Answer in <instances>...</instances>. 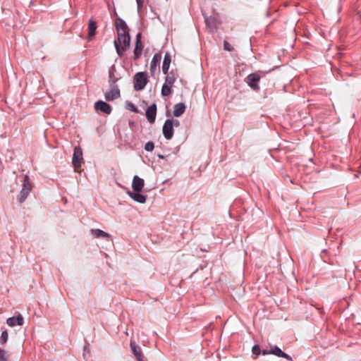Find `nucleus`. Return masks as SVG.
I'll return each mask as SVG.
<instances>
[{"label": "nucleus", "instance_id": "16", "mask_svg": "<svg viewBox=\"0 0 361 361\" xmlns=\"http://www.w3.org/2000/svg\"><path fill=\"white\" fill-rule=\"evenodd\" d=\"M116 27L117 33H126L128 32V27L126 23L121 18H118L116 22Z\"/></svg>", "mask_w": 361, "mask_h": 361}, {"label": "nucleus", "instance_id": "2", "mask_svg": "<svg viewBox=\"0 0 361 361\" xmlns=\"http://www.w3.org/2000/svg\"><path fill=\"white\" fill-rule=\"evenodd\" d=\"M133 80L134 89L136 91L143 90L148 82L147 74L144 72L137 73L134 76Z\"/></svg>", "mask_w": 361, "mask_h": 361}, {"label": "nucleus", "instance_id": "32", "mask_svg": "<svg viewBox=\"0 0 361 361\" xmlns=\"http://www.w3.org/2000/svg\"><path fill=\"white\" fill-rule=\"evenodd\" d=\"M132 109L133 111H137L136 108H135L133 105H132V109Z\"/></svg>", "mask_w": 361, "mask_h": 361}, {"label": "nucleus", "instance_id": "7", "mask_svg": "<svg viewBox=\"0 0 361 361\" xmlns=\"http://www.w3.org/2000/svg\"><path fill=\"white\" fill-rule=\"evenodd\" d=\"M163 135L166 140H171L173 135V121L168 119L163 126Z\"/></svg>", "mask_w": 361, "mask_h": 361}, {"label": "nucleus", "instance_id": "24", "mask_svg": "<svg viewBox=\"0 0 361 361\" xmlns=\"http://www.w3.org/2000/svg\"><path fill=\"white\" fill-rule=\"evenodd\" d=\"M171 93V87L168 86L165 84L163 85L161 88V94L164 97L170 95Z\"/></svg>", "mask_w": 361, "mask_h": 361}, {"label": "nucleus", "instance_id": "8", "mask_svg": "<svg viewBox=\"0 0 361 361\" xmlns=\"http://www.w3.org/2000/svg\"><path fill=\"white\" fill-rule=\"evenodd\" d=\"M205 23L207 26L210 29L211 31L216 30L221 22L219 19L218 16H212L210 17H204Z\"/></svg>", "mask_w": 361, "mask_h": 361}, {"label": "nucleus", "instance_id": "27", "mask_svg": "<svg viewBox=\"0 0 361 361\" xmlns=\"http://www.w3.org/2000/svg\"><path fill=\"white\" fill-rule=\"evenodd\" d=\"M252 352L253 354H255L257 356L262 353V350H260V348L259 345H255L252 347Z\"/></svg>", "mask_w": 361, "mask_h": 361}, {"label": "nucleus", "instance_id": "6", "mask_svg": "<svg viewBox=\"0 0 361 361\" xmlns=\"http://www.w3.org/2000/svg\"><path fill=\"white\" fill-rule=\"evenodd\" d=\"M260 80V75L257 73H251L247 76L245 78V82L247 84L254 90H259L258 82Z\"/></svg>", "mask_w": 361, "mask_h": 361}, {"label": "nucleus", "instance_id": "26", "mask_svg": "<svg viewBox=\"0 0 361 361\" xmlns=\"http://www.w3.org/2000/svg\"><path fill=\"white\" fill-rule=\"evenodd\" d=\"M8 334L7 331H4L2 332L1 336L0 337V343L5 344L8 341Z\"/></svg>", "mask_w": 361, "mask_h": 361}, {"label": "nucleus", "instance_id": "22", "mask_svg": "<svg viewBox=\"0 0 361 361\" xmlns=\"http://www.w3.org/2000/svg\"><path fill=\"white\" fill-rule=\"evenodd\" d=\"M161 54H157L153 56L152 60L151 61V65H150V71L152 73L156 71L157 66L159 63V62L161 61Z\"/></svg>", "mask_w": 361, "mask_h": 361}, {"label": "nucleus", "instance_id": "1", "mask_svg": "<svg viewBox=\"0 0 361 361\" xmlns=\"http://www.w3.org/2000/svg\"><path fill=\"white\" fill-rule=\"evenodd\" d=\"M130 42L129 32L118 33V39L114 41V46L119 56H122L123 53L129 48Z\"/></svg>", "mask_w": 361, "mask_h": 361}, {"label": "nucleus", "instance_id": "23", "mask_svg": "<svg viewBox=\"0 0 361 361\" xmlns=\"http://www.w3.org/2000/svg\"><path fill=\"white\" fill-rule=\"evenodd\" d=\"M176 80V77L175 74L173 72H171L167 73L164 84L172 87Z\"/></svg>", "mask_w": 361, "mask_h": 361}, {"label": "nucleus", "instance_id": "29", "mask_svg": "<svg viewBox=\"0 0 361 361\" xmlns=\"http://www.w3.org/2000/svg\"><path fill=\"white\" fill-rule=\"evenodd\" d=\"M224 48L225 50L229 51L233 50V47H231V45L226 41H224Z\"/></svg>", "mask_w": 361, "mask_h": 361}, {"label": "nucleus", "instance_id": "30", "mask_svg": "<svg viewBox=\"0 0 361 361\" xmlns=\"http://www.w3.org/2000/svg\"><path fill=\"white\" fill-rule=\"evenodd\" d=\"M138 10L142 6L144 0H136Z\"/></svg>", "mask_w": 361, "mask_h": 361}, {"label": "nucleus", "instance_id": "4", "mask_svg": "<svg viewBox=\"0 0 361 361\" xmlns=\"http://www.w3.org/2000/svg\"><path fill=\"white\" fill-rule=\"evenodd\" d=\"M31 190H32V185L29 181V178L27 176H25L23 188L20 192V197H19V202L20 203L23 202L26 200V198L27 197Z\"/></svg>", "mask_w": 361, "mask_h": 361}, {"label": "nucleus", "instance_id": "3", "mask_svg": "<svg viewBox=\"0 0 361 361\" xmlns=\"http://www.w3.org/2000/svg\"><path fill=\"white\" fill-rule=\"evenodd\" d=\"M82 161V150L80 147L76 146L74 148V152L72 159V164L75 171H79Z\"/></svg>", "mask_w": 361, "mask_h": 361}, {"label": "nucleus", "instance_id": "10", "mask_svg": "<svg viewBox=\"0 0 361 361\" xmlns=\"http://www.w3.org/2000/svg\"><path fill=\"white\" fill-rule=\"evenodd\" d=\"M145 115L147 121L150 123H153L156 119L157 105L155 104H152L150 106H149L146 110Z\"/></svg>", "mask_w": 361, "mask_h": 361}, {"label": "nucleus", "instance_id": "20", "mask_svg": "<svg viewBox=\"0 0 361 361\" xmlns=\"http://www.w3.org/2000/svg\"><path fill=\"white\" fill-rule=\"evenodd\" d=\"M171 63V56L169 53H166L164 58L162 64V71L164 74H167Z\"/></svg>", "mask_w": 361, "mask_h": 361}, {"label": "nucleus", "instance_id": "12", "mask_svg": "<svg viewBox=\"0 0 361 361\" xmlns=\"http://www.w3.org/2000/svg\"><path fill=\"white\" fill-rule=\"evenodd\" d=\"M6 323L9 326L13 327L16 325L23 326L24 323L23 317L21 314H18L16 317H10L6 320Z\"/></svg>", "mask_w": 361, "mask_h": 361}, {"label": "nucleus", "instance_id": "11", "mask_svg": "<svg viewBox=\"0 0 361 361\" xmlns=\"http://www.w3.org/2000/svg\"><path fill=\"white\" fill-rule=\"evenodd\" d=\"M145 185V181L137 176L133 177L132 188L135 192H141Z\"/></svg>", "mask_w": 361, "mask_h": 361}, {"label": "nucleus", "instance_id": "18", "mask_svg": "<svg viewBox=\"0 0 361 361\" xmlns=\"http://www.w3.org/2000/svg\"><path fill=\"white\" fill-rule=\"evenodd\" d=\"M91 233L94 235V237L97 238H101L109 240L111 238V235L108 233H106L100 229H92Z\"/></svg>", "mask_w": 361, "mask_h": 361}, {"label": "nucleus", "instance_id": "5", "mask_svg": "<svg viewBox=\"0 0 361 361\" xmlns=\"http://www.w3.org/2000/svg\"><path fill=\"white\" fill-rule=\"evenodd\" d=\"M262 354L264 355L272 354L279 357H283L288 360H291L292 358L290 356L283 352L279 347L277 346H271L270 350H263Z\"/></svg>", "mask_w": 361, "mask_h": 361}, {"label": "nucleus", "instance_id": "14", "mask_svg": "<svg viewBox=\"0 0 361 361\" xmlns=\"http://www.w3.org/2000/svg\"><path fill=\"white\" fill-rule=\"evenodd\" d=\"M120 97V91L114 87L105 93V98L108 101H113Z\"/></svg>", "mask_w": 361, "mask_h": 361}, {"label": "nucleus", "instance_id": "31", "mask_svg": "<svg viewBox=\"0 0 361 361\" xmlns=\"http://www.w3.org/2000/svg\"><path fill=\"white\" fill-rule=\"evenodd\" d=\"M171 120L173 121V126H176V127L179 126V125H180L179 121H178L176 119H171Z\"/></svg>", "mask_w": 361, "mask_h": 361}, {"label": "nucleus", "instance_id": "9", "mask_svg": "<svg viewBox=\"0 0 361 361\" xmlns=\"http://www.w3.org/2000/svg\"><path fill=\"white\" fill-rule=\"evenodd\" d=\"M94 109L97 111H101L106 114H110L111 112V106L103 101L97 102L94 104Z\"/></svg>", "mask_w": 361, "mask_h": 361}, {"label": "nucleus", "instance_id": "19", "mask_svg": "<svg viewBox=\"0 0 361 361\" xmlns=\"http://www.w3.org/2000/svg\"><path fill=\"white\" fill-rule=\"evenodd\" d=\"M185 110V105L183 103H178L174 105L173 115L176 117L180 116Z\"/></svg>", "mask_w": 361, "mask_h": 361}, {"label": "nucleus", "instance_id": "25", "mask_svg": "<svg viewBox=\"0 0 361 361\" xmlns=\"http://www.w3.org/2000/svg\"><path fill=\"white\" fill-rule=\"evenodd\" d=\"M8 358L7 351L0 348V361H8Z\"/></svg>", "mask_w": 361, "mask_h": 361}, {"label": "nucleus", "instance_id": "13", "mask_svg": "<svg viewBox=\"0 0 361 361\" xmlns=\"http://www.w3.org/2000/svg\"><path fill=\"white\" fill-rule=\"evenodd\" d=\"M142 44L141 42V33H138L136 36L135 47L134 50L135 59H138L142 51Z\"/></svg>", "mask_w": 361, "mask_h": 361}, {"label": "nucleus", "instance_id": "15", "mask_svg": "<svg viewBox=\"0 0 361 361\" xmlns=\"http://www.w3.org/2000/svg\"><path fill=\"white\" fill-rule=\"evenodd\" d=\"M131 349L137 361H145L144 355L139 346L136 345L133 342H130Z\"/></svg>", "mask_w": 361, "mask_h": 361}, {"label": "nucleus", "instance_id": "17", "mask_svg": "<svg viewBox=\"0 0 361 361\" xmlns=\"http://www.w3.org/2000/svg\"><path fill=\"white\" fill-rule=\"evenodd\" d=\"M128 195L135 201L139 203H145L146 202V196L140 193V192H128Z\"/></svg>", "mask_w": 361, "mask_h": 361}, {"label": "nucleus", "instance_id": "28", "mask_svg": "<svg viewBox=\"0 0 361 361\" xmlns=\"http://www.w3.org/2000/svg\"><path fill=\"white\" fill-rule=\"evenodd\" d=\"M154 145L152 142H148L145 146V149L148 152H152L154 149Z\"/></svg>", "mask_w": 361, "mask_h": 361}, {"label": "nucleus", "instance_id": "21", "mask_svg": "<svg viewBox=\"0 0 361 361\" xmlns=\"http://www.w3.org/2000/svg\"><path fill=\"white\" fill-rule=\"evenodd\" d=\"M97 30L96 23L90 20L88 24V39H91L94 35Z\"/></svg>", "mask_w": 361, "mask_h": 361}]
</instances>
